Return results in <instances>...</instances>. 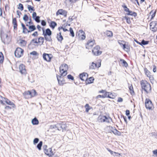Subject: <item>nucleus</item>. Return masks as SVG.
<instances>
[{
  "instance_id": "10",
  "label": "nucleus",
  "mask_w": 157,
  "mask_h": 157,
  "mask_svg": "<svg viewBox=\"0 0 157 157\" xmlns=\"http://www.w3.org/2000/svg\"><path fill=\"white\" fill-rule=\"evenodd\" d=\"M67 12L66 10L62 9L59 10L56 13V15L58 16L59 15H62L65 17L67 16Z\"/></svg>"
},
{
  "instance_id": "5",
  "label": "nucleus",
  "mask_w": 157,
  "mask_h": 157,
  "mask_svg": "<svg viewBox=\"0 0 157 157\" xmlns=\"http://www.w3.org/2000/svg\"><path fill=\"white\" fill-rule=\"evenodd\" d=\"M145 105L146 108L149 109H151L153 106L151 101L148 98H146L145 101Z\"/></svg>"
},
{
  "instance_id": "43",
  "label": "nucleus",
  "mask_w": 157,
  "mask_h": 157,
  "mask_svg": "<svg viewBox=\"0 0 157 157\" xmlns=\"http://www.w3.org/2000/svg\"><path fill=\"white\" fill-rule=\"evenodd\" d=\"M17 9L20 10H22L24 9V7L22 4L21 3H19L18 4V7H17Z\"/></svg>"
},
{
  "instance_id": "25",
  "label": "nucleus",
  "mask_w": 157,
  "mask_h": 157,
  "mask_svg": "<svg viewBox=\"0 0 157 157\" xmlns=\"http://www.w3.org/2000/svg\"><path fill=\"white\" fill-rule=\"evenodd\" d=\"M4 102H5L8 105H12L13 107V106H14V105L13 103L12 102L6 98H5V101H4Z\"/></svg>"
},
{
  "instance_id": "16",
  "label": "nucleus",
  "mask_w": 157,
  "mask_h": 157,
  "mask_svg": "<svg viewBox=\"0 0 157 157\" xmlns=\"http://www.w3.org/2000/svg\"><path fill=\"white\" fill-rule=\"evenodd\" d=\"M24 95L25 98L28 99L31 98L32 97L30 91H25L23 94Z\"/></svg>"
},
{
  "instance_id": "36",
  "label": "nucleus",
  "mask_w": 157,
  "mask_h": 157,
  "mask_svg": "<svg viewBox=\"0 0 157 157\" xmlns=\"http://www.w3.org/2000/svg\"><path fill=\"white\" fill-rule=\"evenodd\" d=\"M129 89L130 91V93L132 95H133L134 94V92L133 90V87L132 85L130 86L129 87Z\"/></svg>"
},
{
  "instance_id": "63",
  "label": "nucleus",
  "mask_w": 157,
  "mask_h": 157,
  "mask_svg": "<svg viewBox=\"0 0 157 157\" xmlns=\"http://www.w3.org/2000/svg\"><path fill=\"white\" fill-rule=\"evenodd\" d=\"M37 16H36V13L35 12H33V14H32V17L33 18V19L35 17H36Z\"/></svg>"
},
{
  "instance_id": "17",
  "label": "nucleus",
  "mask_w": 157,
  "mask_h": 157,
  "mask_svg": "<svg viewBox=\"0 0 157 157\" xmlns=\"http://www.w3.org/2000/svg\"><path fill=\"white\" fill-rule=\"evenodd\" d=\"M52 33L51 31L49 28H48L46 30L45 33L44 30V29L43 30V34L44 36H46L47 35L48 36H50L52 35Z\"/></svg>"
},
{
  "instance_id": "57",
  "label": "nucleus",
  "mask_w": 157,
  "mask_h": 157,
  "mask_svg": "<svg viewBox=\"0 0 157 157\" xmlns=\"http://www.w3.org/2000/svg\"><path fill=\"white\" fill-rule=\"evenodd\" d=\"M30 54L31 55H33V56L37 55V53L35 51H33L30 53Z\"/></svg>"
},
{
  "instance_id": "23",
  "label": "nucleus",
  "mask_w": 157,
  "mask_h": 157,
  "mask_svg": "<svg viewBox=\"0 0 157 157\" xmlns=\"http://www.w3.org/2000/svg\"><path fill=\"white\" fill-rule=\"evenodd\" d=\"M29 31H28V33H30L31 32L35 30L36 29V28L35 25H30L29 26Z\"/></svg>"
},
{
  "instance_id": "18",
  "label": "nucleus",
  "mask_w": 157,
  "mask_h": 157,
  "mask_svg": "<svg viewBox=\"0 0 157 157\" xmlns=\"http://www.w3.org/2000/svg\"><path fill=\"white\" fill-rule=\"evenodd\" d=\"M106 119V116H99L98 118V121L99 122H105V119Z\"/></svg>"
},
{
  "instance_id": "34",
  "label": "nucleus",
  "mask_w": 157,
  "mask_h": 157,
  "mask_svg": "<svg viewBox=\"0 0 157 157\" xmlns=\"http://www.w3.org/2000/svg\"><path fill=\"white\" fill-rule=\"evenodd\" d=\"M156 13L155 11H154L153 10H152L150 13V14L151 15V19H153V18L155 16V14Z\"/></svg>"
},
{
  "instance_id": "47",
  "label": "nucleus",
  "mask_w": 157,
  "mask_h": 157,
  "mask_svg": "<svg viewBox=\"0 0 157 157\" xmlns=\"http://www.w3.org/2000/svg\"><path fill=\"white\" fill-rule=\"evenodd\" d=\"M44 38L46 41H51L52 40V38L50 36L48 37L47 36H44Z\"/></svg>"
},
{
  "instance_id": "64",
  "label": "nucleus",
  "mask_w": 157,
  "mask_h": 157,
  "mask_svg": "<svg viewBox=\"0 0 157 157\" xmlns=\"http://www.w3.org/2000/svg\"><path fill=\"white\" fill-rule=\"evenodd\" d=\"M130 114V111L128 110H127L126 111V115L128 116Z\"/></svg>"
},
{
  "instance_id": "40",
  "label": "nucleus",
  "mask_w": 157,
  "mask_h": 157,
  "mask_svg": "<svg viewBox=\"0 0 157 157\" xmlns=\"http://www.w3.org/2000/svg\"><path fill=\"white\" fill-rule=\"evenodd\" d=\"M114 128L111 126H107V129L109 130V132H111L113 131V129H114Z\"/></svg>"
},
{
  "instance_id": "52",
  "label": "nucleus",
  "mask_w": 157,
  "mask_h": 157,
  "mask_svg": "<svg viewBox=\"0 0 157 157\" xmlns=\"http://www.w3.org/2000/svg\"><path fill=\"white\" fill-rule=\"evenodd\" d=\"M85 107L86 108V112L87 113L90 110V109L88 108L89 105L86 104L85 105Z\"/></svg>"
},
{
  "instance_id": "30",
  "label": "nucleus",
  "mask_w": 157,
  "mask_h": 157,
  "mask_svg": "<svg viewBox=\"0 0 157 157\" xmlns=\"http://www.w3.org/2000/svg\"><path fill=\"white\" fill-rule=\"evenodd\" d=\"M56 25V23L53 21H51V24L50 25L52 29H54Z\"/></svg>"
},
{
  "instance_id": "62",
  "label": "nucleus",
  "mask_w": 157,
  "mask_h": 157,
  "mask_svg": "<svg viewBox=\"0 0 157 157\" xmlns=\"http://www.w3.org/2000/svg\"><path fill=\"white\" fill-rule=\"evenodd\" d=\"M84 33L80 35V36L82 40H84L86 38L85 36L84 35Z\"/></svg>"
},
{
  "instance_id": "19",
  "label": "nucleus",
  "mask_w": 157,
  "mask_h": 157,
  "mask_svg": "<svg viewBox=\"0 0 157 157\" xmlns=\"http://www.w3.org/2000/svg\"><path fill=\"white\" fill-rule=\"evenodd\" d=\"M12 23L14 25L13 28L14 29H17V21L16 18H13L12 21Z\"/></svg>"
},
{
  "instance_id": "58",
  "label": "nucleus",
  "mask_w": 157,
  "mask_h": 157,
  "mask_svg": "<svg viewBox=\"0 0 157 157\" xmlns=\"http://www.w3.org/2000/svg\"><path fill=\"white\" fill-rule=\"evenodd\" d=\"M125 19L126 20L127 22V23L129 24L131 23V21L130 20V19L127 17H125Z\"/></svg>"
},
{
  "instance_id": "6",
  "label": "nucleus",
  "mask_w": 157,
  "mask_h": 157,
  "mask_svg": "<svg viewBox=\"0 0 157 157\" xmlns=\"http://www.w3.org/2000/svg\"><path fill=\"white\" fill-rule=\"evenodd\" d=\"M57 126L58 127V130L63 131V130H66L67 127V124L64 122H63L62 123L57 124Z\"/></svg>"
},
{
  "instance_id": "3",
  "label": "nucleus",
  "mask_w": 157,
  "mask_h": 157,
  "mask_svg": "<svg viewBox=\"0 0 157 157\" xmlns=\"http://www.w3.org/2000/svg\"><path fill=\"white\" fill-rule=\"evenodd\" d=\"M23 50L21 48H17L14 52L15 56L17 58H20L23 55Z\"/></svg>"
},
{
  "instance_id": "38",
  "label": "nucleus",
  "mask_w": 157,
  "mask_h": 157,
  "mask_svg": "<svg viewBox=\"0 0 157 157\" xmlns=\"http://www.w3.org/2000/svg\"><path fill=\"white\" fill-rule=\"evenodd\" d=\"M106 35L108 36L111 37L113 36V33L111 31H107Z\"/></svg>"
},
{
  "instance_id": "33",
  "label": "nucleus",
  "mask_w": 157,
  "mask_h": 157,
  "mask_svg": "<svg viewBox=\"0 0 157 157\" xmlns=\"http://www.w3.org/2000/svg\"><path fill=\"white\" fill-rule=\"evenodd\" d=\"M4 60V56L2 52H0V63H2L3 62Z\"/></svg>"
},
{
  "instance_id": "45",
  "label": "nucleus",
  "mask_w": 157,
  "mask_h": 157,
  "mask_svg": "<svg viewBox=\"0 0 157 157\" xmlns=\"http://www.w3.org/2000/svg\"><path fill=\"white\" fill-rule=\"evenodd\" d=\"M149 43V41H145L144 40H143L141 42V45H145Z\"/></svg>"
},
{
  "instance_id": "41",
  "label": "nucleus",
  "mask_w": 157,
  "mask_h": 157,
  "mask_svg": "<svg viewBox=\"0 0 157 157\" xmlns=\"http://www.w3.org/2000/svg\"><path fill=\"white\" fill-rule=\"evenodd\" d=\"M31 95L32 96V97L35 96L36 95V92L35 90H32L30 91Z\"/></svg>"
},
{
  "instance_id": "9",
  "label": "nucleus",
  "mask_w": 157,
  "mask_h": 157,
  "mask_svg": "<svg viewBox=\"0 0 157 157\" xmlns=\"http://www.w3.org/2000/svg\"><path fill=\"white\" fill-rule=\"evenodd\" d=\"M43 58L45 60L49 62L51 61L52 55L51 54H48L45 53L43 54Z\"/></svg>"
},
{
  "instance_id": "14",
  "label": "nucleus",
  "mask_w": 157,
  "mask_h": 157,
  "mask_svg": "<svg viewBox=\"0 0 157 157\" xmlns=\"http://www.w3.org/2000/svg\"><path fill=\"white\" fill-rule=\"evenodd\" d=\"M95 43V40H89L86 45V48L90 49V48L93 47Z\"/></svg>"
},
{
  "instance_id": "55",
  "label": "nucleus",
  "mask_w": 157,
  "mask_h": 157,
  "mask_svg": "<svg viewBox=\"0 0 157 157\" xmlns=\"http://www.w3.org/2000/svg\"><path fill=\"white\" fill-rule=\"evenodd\" d=\"M107 149L108 151H109L111 155H113L114 156H115V155H113V153H114L115 154H118V153H116V152H114L112 151V150L109 149L108 148H107Z\"/></svg>"
},
{
  "instance_id": "11",
  "label": "nucleus",
  "mask_w": 157,
  "mask_h": 157,
  "mask_svg": "<svg viewBox=\"0 0 157 157\" xmlns=\"http://www.w3.org/2000/svg\"><path fill=\"white\" fill-rule=\"evenodd\" d=\"M19 69L20 72L22 74H25L26 73V70L25 66L22 64H21L19 66Z\"/></svg>"
},
{
  "instance_id": "37",
  "label": "nucleus",
  "mask_w": 157,
  "mask_h": 157,
  "mask_svg": "<svg viewBox=\"0 0 157 157\" xmlns=\"http://www.w3.org/2000/svg\"><path fill=\"white\" fill-rule=\"evenodd\" d=\"M42 141H40L37 146V148L40 150L41 149V147L42 146Z\"/></svg>"
},
{
  "instance_id": "44",
  "label": "nucleus",
  "mask_w": 157,
  "mask_h": 157,
  "mask_svg": "<svg viewBox=\"0 0 157 157\" xmlns=\"http://www.w3.org/2000/svg\"><path fill=\"white\" fill-rule=\"evenodd\" d=\"M5 98L2 97V96H0V102L1 104H4L3 102L5 101Z\"/></svg>"
},
{
  "instance_id": "50",
  "label": "nucleus",
  "mask_w": 157,
  "mask_h": 157,
  "mask_svg": "<svg viewBox=\"0 0 157 157\" xmlns=\"http://www.w3.org/2000/svg\"><path fill=\"white\" fill-rule=\"evenodd\" d=\"M28 8V10L29 11L30 10H31L33 11H34L35 10L34 9V8L33 7H32L31 6L29 5H28L27 6Z\"/></svg>"
},
{
  "instance_id": "1",
  "label": "nucleus",
  "mask_w": 157,
  "mask_h": 157,
  "mask_svg": "<svg viewBox=\"0 0 157 157\" xmlns=\"http://www.w3.org/2000/svg\"><path fill=\"white\" fill-rule=\"evenodd\" d=\"M140 84L142 89L147 94L151 92V87L150 84L145 80H142Z\"/></svg>"
},
{
  "instance_id": "35",
  "label": "nucleus",
  "mask_w": 157,
  "mask_h": 157,
  "mask_svg": "<svg viewBox=\"0 0 157 157\" xmlns=\"http://www.w3.org/2000/svg\"><path fill=\"white\" fill-rule=\"evenodd\" d=\"M127 14L128 15L133 16L134 17H135L137 15V13H136L132 12L131 11H130L129 13H127Z\"/></svg>"
},
{
  "instance_id": "51",
  "label": "nucleus",
  "mask_w": 157,
  "mask_h": 157,
  "mask_svg": "<svg viewBox=\"0 0 157 157\" xmlns=\"http://www.w3.org/2000/svg\"><path fill=\"white\" fill-rule=\"evenodd\" d=\"M23 31L22 32L25 34L26 33H28V31H29V30L25 27L23 28Z\"/></svg>"
},
{
  "instance_id": "32",
  "label": "nucleus",
  "mask_w": 157,
  "mask_h": 157,
  "mask_svg": "<svg viewBox=\"0 0 157 157\" xmlns=\"http://www.w3.org/2000/svg\"><path fill=\"white\" fill-rule=\"evenodd\" d=\"M44 37H40L38 39V42L39 43H41L42 44L44 42Z\"/></svg>"
},
{
  "instance_id": "49",
  "label": "nucleus",
  "mask_w": 157,
  "mask_h": 157,
  "mask_svg": "<svg viewBox=\"0 0 157 157\" xmlns=\"http://www.w3.org/2000/svg\"><path fill=\"white\" fill-rule=\"evenodd\" d=\"M28 19H29V17H28L27 16V15L26 14H25L23 17V20L25 21H26L28 20Z\"/></svg>"
},
{
  "instance_id": "21",
  "label": "nucleus",
  "mask_w": 157,
  "mask_h": 157,
  "mask_svg": "<svg viewBox=\"0 0 157 157\" xmlns=\"http://www.w3.org/2000/svg\"><path fill=\"white\" fill-rule=\"evenodd\" d=\"M32 123L33 125H37L39 123V121L36 117H35L32 120Z\"/></svg>"
},
{
  "instance_id": "56",
  "label": "nucleus",
  "mask_w": 157,
  "mask_h": 157,
  "mask_svg": "<svg viewBox=\"0 0 157 157\" xmlns=\"http://www.w3.org/2000/svg\"><path fill=\"white\" fill-rule=\"evenodd\" d=\"M67 78L68 79H71L72 80H73L74 79V78L73 76H72L71 75H67Z\"/></svg>"
},
{
  "instance_id": "60",
  "label": "nucleus",
  "mask_w": 157,
  "mask_h": 157,
  "mask_svg": "<svg viewBox=\"0 0 157 157\" xmlns=\"http://www.w3.org/2000/svg\"><path fill=\"white\" fill-rule=\"evenodd\" d=\"M149 79H150V81H153L154 80V78L153 76L151 75L149 76L148 77Z\"/></svg>"
},
{
  "instance_id": "12",
  "label": "nucleus",
  "mask_w": 157,
  "mask_h": 157,
  "mask_svg": "<svg viewBox=\"0 0 157 157\" xmlns=\"http://www.w3.org/2000/svg\"><path fill=\"white\" fill-rule=\"evenodd\" d=\"M61 76H61V75H57V78L58 83L60 85H63L65 83V81L63 80V78H61Z\"/></svg>"
},
{
  "instance_id": "29",
  "label": "nucleus",
  "mask_w": 157,
  "mask_h": 157,
  "mask_svg": "<svg viewBox=\"0 0 157 157\" xmlns=\"http://www.w3.org/2000/svg\"><path fill=\"white\" fill-rule=\"evenodd\" d=\"M144 71L145 72V74L148 77L149 76L151 75V72L147 69V68H145L144 69Z\"/></svg>"
},
{
  "instance_id": "13",
  "label": "nucleus",
  "mask_w": 157,
  "mask_h": 157,
  "mask_svg": "<svg viewBox=\"0 0 157 157\" xmlns=\"http://www.w3.org/2000/svg\"><path fill=\"white\" fill-rule=\"evenodd\" d=\"M79 77L82 81H86L88 78V74L86 73L83 72L79 75Z\"/></svg>"
},
{
  "instance_id": "26",
  "label": "nucleus",
  "mask_w": 157,
  "mask_h": 157,
  "mask_svg": "<svg viewBox=\"0 0 157 157\" xmlns=\"http://www.w3.org/2000/svg\"><path fill=\"white\" fill-rule=\"evenodd\" d=\"M5 38L4 39V43L5 44H8L9 42L10 41V40H9V39L8 38V36L7 35L5 34Z\"/></svg>"
},
{
  "instance_id": "46",
  "label": "nucleus",
  "mask_w": 157,
  "mask_h": 157,
  "mask_svg": "<svg viewBox=\"0 0 157 157\" xmlns=\"http://www.w3.org/2000/svg\"><path fill=\"white\" fill-rule=\"evenodd\" d=\"M40 17L39 16H37L36 17H35L33 19L37 23H39L40 21Z\"/></svg>"
},
{
  "instance_id": "53",
  "label": "nucleus",
  "mask_w": 157,
  "mask_h": 157,
  "mask_svg": "<svg viewBox=\"0 0 157 157\" xmlns=\"http://www.w3.org/2000/svg\"><path fill=\"white\" fill-rule=\"evenodd\" d=\"M31 44L32 43H35V44H38L39 43L38 42V41H37L36 39H34L32 40H31Z\"/></svg>"
},
{
  "instance_id": "15",
  "label": "nucleus",
  "mask_w": 157,
  "mask_h": 157,
  "mask_svg": "<svg viewBox=\"0 0 157 157\" xmlns=\"http://www.w3.org/2000/svg\"><path fill=\"white\" fill-rule=\"evenodd\" d=\"M44 153L49 156H52L53 155L52 149L51 148H49L48 149H45Z\"/></svg>"
},
{
  "instance_id": "39",
  "label": "nucleus",
  "mask_w": 157,
  "mask_h": 157,
  "mask_svg": "<svg viewBox=\"0 0 157 157\" xmlns=\"http://www.w3.org/2000/svg\"><path fill=\"white\" fill-rule=\"evenodd\" d=\"M57 124L55 125H52L50 126V128L51 129H56L58 130V127L57 126Z\"/></svg>"
},
{
  "instance_id": "54",
  "label": "nucleus",
  "mask_w": 157,
  "mask_h": 157,
  "mask_svg": "<svg viewBox=\"0 0 157 157\" xmlns=\"http://www.w3.org/2000/svg\"><path fill=\"white\" fill-rule=\"evenodd\" d=\"M39 141V139L38 138H36L33 140V144H36L38 143Z\"/></svg>"
},
{
  "instance_id": "59",
  "label": "nucleus",
  "mask_w": 157,
  "mask_h": 157,
  "mask_svg": "<svg viewBox=\"0 0 157 157\" xmlns=\"http://www.w3.org/2000/svg\"><path fill=\"white\" fill-rule=\"evenodd\" d=\"M32 35L34 36H37L38 35V33L37 32H35L33 33L32 34Z\"/></svg>"
},
{
  "instance_id": "4",
  "label": "nucleus",
  "mask_w": 157,
  "mask_h": 157,
  "mask_svg": "<svg viewBox=\"0 0 157 157\" xmlns=\"http://www.w3.org/2000/svg\"><path fill=\"white\" fill-rule=\"evenodd\" d=\"M100 47L98 46H96L92 50V53L94 55L98 56L101 55L102 53L101 51H100Z\"/></svg>"
},
{
  "instance_id": "61",
  "label": "nucleus",
  "mask_w": 157,
  "mask_h": 157,
  "mask_svg": "<svg viewBox=\"0 0 157 157\" xmlns=\"http://www.w3.org/2000/svg\"><path fill=\"white\" fill-rule=\"evenodd\" d=\"M41 25L43 26H45L46 25V22L44 20H42L41 22Z\"/></svg>"
},
{
  "instance_id": "7",
  "label": "nucleus",
  "mask_w": 157,
  "mask_h": 157,
  "mask_svg": "<svg viewBox=\"0 0 157 157\" xmlns=\"http://www.w3.org/2000/svg\"><path fill=\"white\" fill-rule=\"evenodd\" d=\"M112 95V93H110L109 92H106L104 94L102 95H99L96 97V98L98 99L99 98H113L111 96Z\"/></svg>"
},
{
  "instance_id": "8",
  "label": "nucleus",
  "mask_w": 157,
  "mask_h": 157,
  "mask_svg": "<svg viewBox=\"0 0 157 157\" xmlns=\"http://www.w3.org/2000/svg\"><path fill=\"white\" fill-rule=\"evenodd\" d=\"M150 28L152 31L155 32L157 30V22L156 21H152L150 23Z\"/></svg>"
},
{
  "instance_id": "20",
  "label": "nucleus",
  "mask_w": 157,
  "mask_h": 157,
  "mask_svg": "<svg viewBox=\"0 0 157 157\" xmlns=\"http://www.w3.org/2000/svg\"><path fill=\"white\" fill-rule=\"evenodd\" d=\"M94 79L93 77H90L89 79H86V84H90L93 82Z\"/></svg>"
},
{
  "instance_id": "42",
  "label": "nucleus",
  "mask_w": 157,
  "mask_h": 157,
  "mask_svg": "<svg viewBox=\"0 0 157 157\" xmlns=\"http://www.w3.org/2000/svg\"><path fill=\"white\" fill-rule=\"evenodd\" d=\"M106 119H105V122H106L107 123H110L111 121H112V119L109 117H107L106 116Z\"/></svg>"
},
{
  "instance_id": "27",
  "label": "nucleus",
  "mask_w": 157,
  "mask_h": 157,
  "mask_svg": "<svg viewBox=\"0 0 157 157\" xmlns=\"http://www.w3.org/2000/svg\"><path fill=\"white\" fill-rule=\"evenodd\" d=\"M114 134L118 135H120L121 134V132L115 128H114L112 132Z\"/></svg>"
},
{
  "instance_id": "24",
  "label": "nucleus",
  "mask_w": 157,
  "mask_h": 157,
  "mask_svg": "<svg viewBox=\"0 0 157 157\" xmlns=\"http://www.w3.org/2000/svg\"><path fill=\"white\" fill-rule=\"evenodd\" d=\"M57 38L59 41H61L63 39V37L61 35V32L57 34Z\"/></svg>"
},
{
  "instance_id": "22",
  "label": "nucleus",
  "mask_w": 157,
  "mask_h": 157,
  "mask_svg": "<svg viewBox=\"0 0 157 157\" xmlns=\"http://www.w3.org/2000/svg\"><path fill=\"white\" fill-rule=\"evenodd\" d=\"M97 67V64L94 63V62L90 64L89 69H95Z\"/></svg>"
},
{
  "instance_id": "48",
  "label": "nucleus",
  "mask_w": 157,
  "mask_h": 157,
  "mask_svg": "<svg viewBox=\"0 0 157 157\" xmlns=\"http://www.w3.org/2000/svg\"><path fill=\"white\" fill-rule=\"evenodd\" d=\"M70 34L72 36V37H73L75 36L74 33L72 29L71 28H70Z\"/></svg>"
},
{
  "instance_id": "31",
  "label": "nucleus",
  "mask_w": 157,
  "mask_h": 157,
  "mask_svg": "<svg viewBox=\"0 0 157 157\" xmlns=\"http://www.w3.org/2000/svg\"><path fill=\"white\" fill-rule=\"evenodd\" d=\"M120 61L122 62V63L123 64V66L127 67L128 66V64L126 62L124 59H121L120 60Z\"/></svg>"
},
{
  "instance_id": "2",
  "label": "nucleus",
  "mask_w": 157,
  "mask_h": 157,
  "mask_svg": "<svg viewBox=\"0 0 157 157\" xmlns=\"http://www.w3.org/2000/svg\"><path fill=\"white\" fill-rule=\"evenodd\" d=\"M68 69V65L65 63L61 65L59 67V72L61 76L63 77L65 76L67 74V70Z\"/></svg>"
},
{
  "instance_id": "28",
  "label": "nucleus",
  "mask_w": 157,
  "mask_h": 157,
  "mask_svg": "<svg viewBox=\"0 0 157 157\" xmlns=\"http://www.w3.org/2000/svg\"><path fill=\"white\" fill-rule=\"evenodd\" d=\"M22 46H25L26 44V42L24 40H20L19 43Z\"/></svg>"
}]
</instances>
